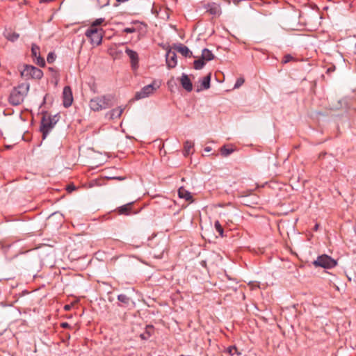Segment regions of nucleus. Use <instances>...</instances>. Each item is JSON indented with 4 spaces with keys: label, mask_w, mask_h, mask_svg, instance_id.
Returning a JSON list of instances; mask_svg holds the SVG:
<instances>
[{
    "label": "nucleus",
    "mask_w": 356,
    "mask_h": 356,
    "mask_svg": "<svg viewBox=\"0 0 356 356\" xmlns=\"http://www.w3.org/2000/svg\"><path fill=\"white\" fill-rule=\"evenodd\" d=\"M114 105V96L104 95L92 98L89 102L90 108L95 112L105 110Z\"/></svg>",
    "instance_id": "f257e3e1"
},
{
    "label": "nucleus",
    "mask_w": 356,
    "mask_h": 356,
    "mask_svg": "<svg viewBox=\"0 0 356 356\" xmlns=\"http://www.w3.org/2000/svg\"><path fill=\"white\" fill-rule=\"evenodd\" d=\"M30 85L28 83H22L14 87L8 97V102L13 106L21 104L29 90Z\"/></svg>",
    "instance_id": "f03ea898"
},
{
    "label": "nucleus",
    "mask_w": 356,
    "mask_h": 356,
    "mask_svg": "<svg viewBox=\"0 0 356 356\" xmlns=\"http://www.w3.org/2000/svg\"><path fill=\"white\" fill-rule=\"evenodd\" d=\"M58 115H50L47 113L43 114L41 124H40V131L42 134V138L44 139L50 131L55 126L56 122H58Z\"/></svg>",
    "instance_id": "7ed1b4c3"
},
{
    "label": "nucleus",
    "mask_w": 356,
    "mask_h": 356,
    "mask_svg": "<svg viewBox=\"0 0 356 356\" xmlns=\"http://www.w3.org/2000/svg\"><path fill=\"white\" fill-rule=\"evenodd\" d=\"M86 36L90 39V43L93 46H98L102 44L103 38V30L101 28L90 27L85 33Z\"/></svg>",
    "instance_id": "20e7f679"
},
{
    "label": "nucleus",
    "mask_w": 356,
    "mask_h": 356,
    "mask_svg": "<svg viewBox=\"0 0 356 356\" xmlns=\"http://www.w3.org/2000/svg\"><path fill=\"white\" fill-rule=\"evenodd\" d=\"M21 76L26 80L41 79L43 76V72L35 66L26 65L21 72Z\"/></svg>",
    "instance_id": "39448f33"
},
{
    "label": "nucleus",
    "mask_w": 356,
    "mask_h": 356,
    "mask_svg": "<svg viewBox=\"0 0 356 356\" xmlns=\"http://www.w3.org/2000/svg\"><path fill=\"white\" fill-rule=\"evenodd\" d=\"M313 264L315 266H320L324 268H332L337 265V262L328 255L322 254L313 261Z\"/></svg>",
    "instance_id": "423d86ee"
},
{
    "label": "nucleus",
    "mask_w": 356,
    "mask_h": 356,
    "mask_svg": "<svg viewBox=\"0 0 356 356\" xmlns=\"http://www.w3.org/2000/svg\"><path fill=\"white\" fill-rule=\"evenodd\" d=\"M228 280L231 282V286H227V289L224 288V292L227 291V293L225 294V296L236 295L237 297L241 296L243 299L245 298V296L243 295L242 291L238 289V283L234 280H231L230 277L226 275Z\"/></svg>",
    "instance_id": "0eeeda50"
},
{
    "label": "nucleus",
    "mask_w": 356,
    "mask_h": 356,
    "mask_svg": "<svg viewBox=\"0 0 356 356\" xmlns=\"http://www.w3.org/2000/svg\"><path fill=\"white\" fill-rule=\"evenodd\" d=\"M159 86H155L154 83L144 86L140 91L137 92L135 95L136 99H140L149 96L153 94Z\"/></svg>",
    "instance_id": "6e6552de"
},
{
    "label": "nucleus",
    "mask_w": 356,
    "mask_h": 356,
    "mask_svg": "<svg viewBox=\"0 0 356 356\" xmlns=\"http://www.w3.org/2000/svg\"><path fill=\"white\" fill-rule=\"evenodd\" d=\"M134 24L131 27H127L124 29L123 32L126 33H132L135 32H139V33H145L146 32V28L147 26L142 22H140L138 21H134L132 22Z\"/></svg>",
    "instance_id": "1a4fd4ad"
},
{
    "label": "nucleus",
    "mask_w": 356,
    "mask_h": 356,
    "mask_svg": "<svg viewBox=\"0 0 356 356\" xmlns=\"http://www.w3.org/2000/svg\"><path fill=\"white\" fill-rule=\"evenodd\" d=\"M73 102L72 91L70 86H65L63 91V104L64 107H70Z\"/></svg>",
    "instance_id": "9d476101"
},
{
    "label": "nucleus",
    "mask_w": 356,
    "mask_h": 356,
    "mask_svg": "<svg viewBox=\"0 0 356 356\" xmlns=\"http://www.w3.org/2000/svg\"><path fill=\"white\" fill-rule=\"evenodd\" d=\"M125 53L127 54V55L129 56V58L130 59L131 68L134 70H137L138 67V61H139L138 53L132 49H129V48H127L125 49Z\"/></svg>",
    "instance_id": "9b49d317"
},
{
    "label": "nucleus",
    "mask_w": 356,
    "mask_h": 356,
    "mask_svg": "<svg viewBox=\"0 0 356 356\" xmlns=\"http://www.w3.org/2000/svg\"><path fill=\"white\" fill-rule=\"evenodd\" d=\"M166 64L168 68H174L177 65V54L171 49L168 50L166 53Z\"/></svg>",
    "instance_id": "f8f14e48"
},
{
    "label": "nucleus",
    "mask_w": 356,
    "mask_h": 356,
    "mask_svg": "<svg viewBox=\"0 0 356 356\" xmlns=\"http://www.w3.org/2000/svg\"><path fill=\"white\" fill-rule=\"evenodd\" d=\"M207 12L213 16H219L221 13V7L219 3H209L206 6Z\"/></svg>",
    "instance_id": "ddd939ff"
},
{
    "label": "nucleus",
    "mask_w": 356,
    "mask_h": 356,
    "mask_svg": "<svg viewBox=\"0 0 356 356\" xmlns=\"http://www.w3.org/2000/svg\"><path fill=\"white\" fill-rule=\"evenodd\" d=\"M133 204L134 202H129L122 206L118 207L115 211L119 215L129 216L133 213Z\"/></svg>",
    "instance_id": "4468645a"
},
{
    "label": "nucleus",
    "mask_w": 356,
    "mask_h": 356,
    "mask_svg": "<svg viewBox=\"0 0 356 356\" xmlns=\"http://www.w3.org/2000/svg\"><path fill=\"white\" fill-rule=\"evenodd\" d=\"M211 74H207L202 79L199 81L200 86H197V92H200L203 90H207L210 87Z\"/></svg>",
    "instance_id": "2eb2a0df"
},
{
    "label": "nucleus",
    "mask_w": 356,
    "mask_h": 356,
    "mask_svg": "<svg viewBox=\"0 0 356 356\" xmlns=\"http://www.w3.org/2000/svg\"><path fill=\"white\" fill-rule=\"evenodd\" d=\"M181 86L187 91L191 92L193 90V84L188 75L183 74L180 79Z\"/></svg>",
    "instance_id": "dca6fc26"
},
{
    "label": "nucleus",
    "mask_w": 356,
    "mask_h": 356,
    "mask_svg": "<svg viewBox=\"0 0 356 356\" xmlns=\"http://www.w3.org/2000/svg\"><path fill=\"white\" fill-rule=\"evenodd\" d=\"M124 109H125V107H124V106H118V107L110 111L107 113V115H109V118L111 120L120 118Z\"/></svg>",
    "instance_id": "f3484780"
},
{
    "label": "nucleus",
    "mask_w": 356,
    "mask_h": 356,
    "mask_svg": "<svg viewBox=\"0 0 356 356\" xmlns=\"http://www.w3.org/2000/svg\"><path fill=\"white\" fill-rule=\"evenodd\" d=\"M175 49L185 57L192 56V52L186 46L183 44H179V45L176 46Z\"/></svg>",
    "instance_id": "a211bd4d"
},
{
    "label": "nucleus",
    "mask_w": 356,
    "mask_h": 356,
    "mask_svg": "<svg viewBox=\"0 0 356 356\" xmlns=\"http://www.w3.org/2000/svg\"><path fill=\"white\" fill-rule=\"evenodd\" d=\"M178 195L180 198L184 199L186 201L191 200L193 197L191 193L185 189L184 187H180L178 190Z\"/></svg>",
    "instance_id": "6ab92c4d"
},
{
    "label": "nucleus",
    "mask_w": 356,
    "mask_h": 356,
    "mask_svg": "<svg viewBox=\"0 0 356 356\" xmlns=\"http://www.w3.org/2000/svg\"><path fill=\"white\" fill-rule=\"evenodd\" d=\"M193 147V143L187 140L184 143L183 154L184 156H188L191 154V151Z\"/></svg>",
    "instance_id": "aec40b11"
},
{
    "label": "nucleus",
    "mask_w": 356,
    "mask_h": 356,
    "mask_svg": "<svg viewBox=\"0 0 356 356\" xmlns=\"http://www.w3.org/2000/svg\"><path fill=\"white\" fill-rule=\"evenodd\" d=\"M201 57L205 60V61H209L211 60L213 58V54L212 52L209 50L208 49H204L202 51V56Z\"/></svg>",
    "instance_id": "412c9836"
},
{
    "label": "nucleus",
    "mask_w": 356,
    "mask_h": 356,
    "mask_svg": "<svg viewBox=\"0 0 356 356\" xmlns=\"http://www.w3.org/2000/svg\"><path fill=\"white\" fill-rule=\"evenodd\" d=\"M205 60L201 57L193 62V67L195 70L202 69L205 65Z\"/></svg>",
    "instance_id": "4be33fe9"
},
{
    "label": "nucleus",
    "mask_w": 356,
    "mask_h": 356,
    "mask_svg": "<svg viewBox=\"0 0 356 356\" xmlns=\"http://www.w3.org/2000/svg\"><path fill=\"white\" fill-rule=\"evenodd\" d=\"M236 150L233 145H224V156H229Z\"/></svg>",
    "instance_id": "5701e85b"
},
{
    "label": "nucleus",
    "mask_w": 356,
    "mask_h": 356,
    "mask_svg": "<svg viewBox=\"0 0 356 356\" xmlns=\"http://www.w3.org/2000/svg\"><path fill=\"white\" fill-rule=\"evenodd\" d=\"M31 56L33 59H35L38 56H40V49L39 46L35 44H33L31 47Z\"/></svg>",
    "instance_id": "b1692460"
},
{
    "label": "nucleus",
    "mask_w": 356,
    "mask_h": 356,
    "mask_svg": "<svg viewBox=\"0 0 356 356\" xmlns=\"http://www.w3.org/2000/svg\"><path fill=\"white\" fill-rule=\"evenodd\" d=\"M248 250L249 252H253L257 254H263L264 252V248H260L259 246L252 247L248 246Z\"/></svg>",
    "instance_id": "393cba45"
},
{
    "label": "nucleus",
    "mask_w": 356,
    "mask_h": 356,
    "mask_svg": "<svg viewBox=\"0 0 356 356\" xmlns=\"http://www.w3.org/2000/svg\"><path fill=\"white\" fill-rule=\"evenodd\" d=\"M19 37V35L17 33H7L6 35V38L10 40V41H12V42H14L15 40H17Z\"/></svg>",
    "instance_id": "a878e982"
},
{
    "label": "nucleus",
    "mask_w": 356,
    "mask_h": 356,
    "mask_svg": "<svg viewBox=\"0 0 356 356\" xmlns=\"http://www.w3.org/2000/svg\"><path fill=\"white\" fill-rule=\"evenodd\" d=\"M33 60L35 63V64H37L40 67H44L45 66V60L44 58H42V56H38Z\"/></svg>",
    "instance_id": "bb28decb"
},
{
    "label": "nucleus",
    "mask_w": 356,
    "mask_h": 356,
    "mask_svg": "<svg viewBox=\"0 0 356 356\" xmlns=\"http://www.w3.org/2000/svg\"><path fill=\"white\" fill-rule=\"evenodd\" d=\"M226 352L231 356H234V355H240V353L238 352V350L235 346H229L227 349Z\"/></svg>",
    "instance_id": "cd10ccee"
},
{
    "label": "nucleus",
    "mask_w": 356,
    "mask_h": 356,
    "mask_svg": "<svg viewBox=\"0 0 356 356\" xmlns=\"http://www.w3.org/2000/svg\"><path fill=\"white\" fill-rule=\"evenodd\" d=\"M56 58V56L54 52H49L47 57V61L48 63H52L55 61Z\"/></svg>",
    "instance_id": "c85d7f7f"
},
{
    "label": "nucleus",
    "mask_w": 356,
    "mask_h": 356,
    "mask_svg": "<svg viewBox=\"0 0 356 356\" xmlns=\"http://www.w3.org/2000/svg\"><path fill=\"white\" fill-rule=\"evenodd\" d=\"M104 18H98L96 19L91 24L90 27H97V26L101 25L104 22Z\"/></svg>",
    "instance_id": "c756f323"
},
{
    "label": "nucleus",
    "mask_w": 356,
    "mask_h": 356,
    "mask_svg": "<svg viewBox=\"0 0 356 356\" xmlns=\"http://www.w3.org/2000/svg\"><path fill=\"white\" fill-rule=\"evenodd\" d=\"M244 81H245V79L243 77H240V78L237 79V80H236V81L233 88L234 89V88H238L239 87H241L244 83Z\"/></svg>",
    "instance_id": "7c9ffc66"
},
{
    "label": "nucleus",
    "mask_w": 356,
    "mask_h": 356,
    "mask_svg": "<svg viewBox=\"0 0 356 356\" xmlns=\"http://www.w3.org/2000/svg\"><path fill=\"white\" fill-rule=\"evenodd\" d=\"M215 227H216V230L218 232L219 235L220 236H222V227L221 226V224L218 220L216 221Z\"/></svg>",
    "instance_id": "2f4dec72"
},
{
    "label": "nucleus",
    "mask_w": 356,
    "mask_h": 356,
    "mask_svg": "<svg viewBox=\"0 0 356 356\" xmlns=\"http://www.w3.org/2000/svg\"><path fill=\"white\" fill-rule=\"evenodd\" d=\"M118 299L119 301H120L122 302L127 303L128 302V298L127 297V296H125L124 294L119 295L118 296Z\"/></svg>",
    "instance_id": "473e14b6"
},
{
    "label": "nucleus",
    "mask_w": 356,
    "mask_h": 356,
    "mask_svg": "<svg viewBox=\"0 0 356 356\" xmlns=\"http://www.w3.org/2000/svg\"><path fill=\"white\" fill-rule=\"evenodd\" d=\"M293 59V56L290 54L285 55L283 58L282 63H287Z\"/></svg>",
    "instance_id": "72a5a7b5"
},
{
    "label": "nucleus",
    "mask_w": 356,
    "mask_h": 356,
    "mask_svg": "<svg viewBox=\"0 0 356 356\" xmlns=\"http://www.w3.org/2000/svg\"><path fill=\"white\" fill-rule=\"evenodd\" d=\"M66 190L68 193H72L76 190V186L74 184H69L67 186Z\"/></svg>",
    "instance_id": "f704fd0d"
},
{
    "label": "nucleus",
    "mask_w": 356,
    "mask_h": 356,
    "mask_svg": "<svg viewBox=\"0 0 356 356\" xmlns=\"http://www.w3.org/2000/svg\"><path fill=\"white\" fill-rule=\"evenodd\" d=\"M60 326L63 327V328H70V325H69L68 323L67 322H63V323H60Z\"/></svg>",
    "instance_id": "c9c22d12"
},
{
    "label": "nucleus",
    "mask_w": 356,
    "mask_h": 356,
    "mask_svg": "<svg viewBox=\"0 0 356 356\" xmlns=\"http://www.w3.org/2000/svg\"><path fill=\"white\" fill-rule=\"evenodd\" d=\"M110 179H117V180H124V177H111Z\"/></svg>",
    "instance_id": "e433bc0d"
},
{
    "label": "nucleus",
    "mask_w": 356,
    "mask_h": 356,
    "mask_svg": "<svg viewBox=\"0 0 356 356\" xmlns=\"http://www.w3.org/2000/svg\"><path fill=\"white\" fill-rule=\"evenodd\" d=\"M54 0H40V2L41 3H49V2H51V1H54Z\"/></svg>",
    "instance_id": "4c0bfd02"
},
{
    "label": "nucleus",
    "mask_w": 356,
    "mask_h": 356,
    "mask_svg": "<svg viewBox=\"0 0 356 356\" xmlns=\"http://www.w3.org/2000/svg\"><path fill=\"white\" fill-rule=\"evenodd\" d=\"M319 225L316 223L314 227V230L317 231L318 229Z\"/></svg>",
    "instance_id": "58836bf2"
},
{
    "label": "nucleus",
    "mask_w": 356,
    "mask_h": 356,
    "mask_svg": "<svg viewBox=\"0 0 356 356\" xmlns=\"http://www.w3.org/2000/svg\"><path fill=\"white\" fill-rule=\"evenodd\" d=\"M211 150V147H205V149H204V151H205V152H210Z\"/></svg>",
    "instance_id": "ea45409f"
},
{
    "label": "nucleus",
    "mask_w": 356,
    "mask_h": 356,
    "mask_svg": "<svg viewBox=\"0 0 356 356\" xmlns=\"http://www.w3.org/2000/svg\"><path fill=\"white\" fill-rule=\"evenodd\" d=\"M64 309L65 310L67 311L70 309V306L67 305L64 307Z\"/></svg>",
    "instance_id": "a19ab883"
},
{
    "label": "nucleus",
    "mask_w": 356,
    "mask_h": 356,
    "mask_svg": "<svg viewBox=\"0 0 356 356\" xmlns=\"http://www.w3.org/2000/svg\"><path fill=\"white\" fill-rule=\"evenodd\" d=\"M227 286H231V284H225L224 283V288H225V289H227Z\"/></svg>",
    "instance_id": "79ce46f5"
},
{
    "label": "nucleus",
    "mask_w": 356,
    "mask_h": 356,
    "mask_svg": "<svg viewBox=\"0 0 356 356\" xmlns=\"http://www.w3.org/2000/svg\"><path fill=\"white\" fill-rule=\"evenodd\" d=\"M208 241H209V243H216L215 241H212L211 239H210V238H209V239H208Z\"/></svg>",
    "instance_id": "37998d69"
},
{
    "label": "nucleus",
    "mask_w": 356,
    "mask_h": 356,
    "mask_svg": "<svg viewBox=\"0 0 356 356\" xmlns=\"http://www.w3.org/2000/svg\"><path fill=\"white\" fill-rule=\"evenodd\" d=\"M224 1H226L228 4H230V0H224Z\"/></svg>",
    "instance_id": "c03bdc74"
},
{
    "label": "nucleus",
    "mask_w": 356,
    "mask_h": 356,
    "mask_svg": "<svg viewBox=\"0 0 356 356\" xmlns=\"http://www.w3.org/2000/svg\"><path fill=\"white\" fill-rule=\"evenodd\" d=\"M49 70L50 71H54L53 67H49Z\"/></svg>",
    "instance_id": "a18cd8bd"
},
{
    "label": "nucleus",
    "mask_w": 356,
    "mask_h": 356,
    "mask_svg": "<svg viewBox=\"0 0 356 356\" xmlns=\"http://www.w3.org/2000/svg\"><path fill=\"white\" fill-rule=\"evenodd\" d=\"M220 152H222V147L219 149Z\"/></svg>",
    "instance_id": "49530a36"
},
{
    "label": "nucleus",
    "mask_w": 356,
    "mask_h": 356,
    "mask_svg": "<svg viewBox=\"0 0 356 356\" xmlns=\"http://www.w3.org/2000/svg\"><path fill=\"white\" fill-rule=\"evenodd\" d=\"M224 237H227V234H224Z\"/></svg>",
    "instance_id": "de8ad7c7"
},
{
    "label": "nucleus",
    "mask_w": 356,
    "mask_h": 356,
    "mask_svg": "<svg viewBox=\"0 0 356 356\" xmlns=\"http://www.w3.org/2000/svg\"><path fill=\"white\" fill-rule=\"evenodd\" d=\"M148 328L152 329V328H153V327H152V326H150V327H148Z\"/></svg>",
    "instance_id": "09e8293b"
},
{
    "label": "nucleus",
    "mask_w": 356,
    "mask_h": 356,
    "mask_svg": "<svg viewBox=\"0 0 356 356\" xmlns=\"http://www.w3.org/2000/svg\"><path fill=\"white\" fill-rule=\"evenodd\" d=\"M237 2H238V1L234 0V3H237Z\"/></svg>",
    "instance_id": "8fccbe9b"
},
{
    "label": "nucleus",
    "mask_w": 356,
    "mask_h": 356,
    "mask_svg": "<svg viewBox=\"0 0 356 356\" xmlns=\"http://www.w3.org/2000/svg\"><path fill=\"white\" fill-rule=\"evenodd\" d=\"M353 109L356 110V106L355 107H353Z\"/></svg>",
    "instance_id": "3c124183"
}]
</instances>
